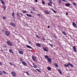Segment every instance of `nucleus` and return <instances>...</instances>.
Listing matches in <instances>:
<instances>
[{
	"label": "nucleus",
	"instance_id": "nucleus-1",
	"mask_svg": "<svg viewBox=\"0 0 77 77\" xmlns=\"http://www.w3.org/2000/svg\"><path fill=\"white\" fill-rule=\"evenodd\" d=\"M67 64H64V65L65 67H68L69 66H70L71 67H73L74 66L72 65V64L70 63H67Z\"/></svg>",
	"mask_w": 77,
	"mask_h": 77
},
{
	"label": "nucleus",
	"instance_id": "nucleus-2",
	"mask_svg": "<svg viewBox=\"0 0 77 77\" xmlns=\"http://www.w3.org/2000/svg\"><path fill=\"white\" fill-rule=\"evenodd\" d=\"M7 44L9 46H12V43L9 41H7Z\"/></svg>",
	"mask_w": 77,
	"mask_h": 77
},
{
	"label": "nucleus",
	"instance_id": "nucleus-3",
	"mask_svg": "<svg viewBox=\"0 0 77 77\" xmlns=\"http://www.w3.org/2000/svg\"><path fill=\"white\" fill-rule=\"evenodd\" d=\"M48 62L49 63H51V59L49 58H48Z\"/></svg>",
	"mask_w": 77,
	"mask_h": 77
},
{
	"label": "nucleus",
	"instance_id": "nucleus-4",
	"mask_svg": "<svg viewBox=\"0 0 77 77\" xmlns=\"http://www.w3.org/2000/svg\"><path fill=\"white\" fill-rule=\"evenodd\" d=\"M11 74L14 77H15L16 76V74L15 73V72L14 71L11 72Z\"/></svg>",
	"mask_w": 77,
	"mask_h": 77
},
{
	"label": "nucleus",
	"instance_id": "nucleus-5",
	"mask_svg": "<svg viewBox=\"0 0 77 77\" xmlns=\"http://www.w3.org/2000/svg\"><path fill=\"white\" fill-rule=\"evenodd\" d=\"M73 51L74 52H75L77 51V50H76V48L75 46H73Z\"/></svg>",
	"mask_w": 77,
	"mask_h": 77
},
{
	"label": "nucleus",
	"instance_id": "nucleus-6",
	"mask_svg": "<svg viewBox=\"0 0 77 77\" xmlns=\"http://www.w3.org/2000/svg\"><path fill=\"white\" fill-rule=\"evenodd\" d=\"M5 34L6 36H9V32L8 31H5Z\"/></svg>",
	"mask_w": 77,
	"mask_h": 77
},
{
	"label": "nucleus",
	"instance_id": "nucleus-7",
	"mask_svg": "<svg viewBox=\"0 0 77 77\" xmlns=\"http://www.w3.org/2000/svg\"><path fill=\"white\" fill-rule=\"evenodd\" d=\"M22 64H23V65H24V66H26L27 65V63H25V62L23 61H22Z\"/></svg>",
	"mask_w": 77,
	"mask_h": 77
},
{
	"label": "nucleus",
	"instance_id": "nucleus-8",
	"mask_svg": "<svg viewBox=\"0 0 77 77\" xmlns=\"http://www.w3.org/2000/svg\"><path fill=\"white\" fill-rule=\"evenodd\" d=\"M36 45H37V46H38V47H41V44L39 43H36Z\"/></svg>",
	"mask_w": 77,
	"mask_h": 77
},
{
	"label": "nucleus",
	"instance_id": "nucleus-9",
	"mask_svg": "<svg viewBox=\"0 0 77 77\" xmlns=\"http://www.w3.org/2000/svg\"><path fill=\"white\" fill-rule=\"evenodd\" d=\"M10 25L12 26H13V27L15 26V23H10Z\"/></svg>",
	"mask_w": 77,
	"mask_h": 77
},
{
	"label": "nucleus",
	"instance_id": "nucleus-10",
	"mask_svg": "<svg viewBox=\"0 0 77 77\" xmlns=\"http://www.w3.org/2000/svg\"><path fill=\"white\" fill-rule=\"evenodd\" d=\"M32 59L34 61H36V58L34 56H32Z\"/></svg>",
	"mask_w": 77,
	"mask_h": 77
},
{
	"label": "nucleus",
	"instance_id": "nucleus-11",
	"mask_svg": "<svg viewBox=\"0 0 77 77\" xmlns=\"http://www.w3.org/2000/svg\"><path fill=\"white\" fill-rule=\"evenodd\" d=\"M33 67L34 68H37L38 67V66H37L36 65V64H34V63H33Z\"/></svg>",
	"mask_w": 77,
	"mask_h": 77
},
{
	"label": "nucleus",
	"instance_id": "nucleus-12",
	"mask_svg": "<svg viewBox=\"0 0 77 77\" xmlns=\"http://www.w3.org/2000/svg\"><path fill=\"white\" fill-rule=\"evenodd\" d=\"M43 49L45 51H48V49H47V48L46 47L43 48Z\"/></svg>",
	"mask_w": 77,
	"mask_h": 77
},
{
	"label": "nucleus",
	"instance_id": "nucleus-13",
	"mask_svg": "<svg viewBox=\"0 0 77 77\" xmlns=\"http://www.w3.org/2000/svg\"><path fill=\"white\" fill-rule=\"evenodd\" d=\"M26 46L27 48H30V49H32V47L29 45H26Z\"/></svg>",
	"mask_w": 77,
	"mask_h": 77
},
{
	"label": "nucleus",
	"instance_id": "nucleus-14",
	"mask_svg": "<svg viewBox=\"0 0 77 77\" xmlns=\"http://www.w3.org/2000/svg\"><path fill=\"white\" fill-rule=\"evenodd\" d=\"M58 71L59 72V73H60V74H61V75L62 74V72L61 71V70H60V69H58Z\"/></svg>",
	"mask_w": 77,
	"mask_h": 77
},
{
	"label": "nucleus",
	"instance_id": "nucleus-15",
	"mask_svg": "<svg viewBox=\"0 0 77 77\" xmlns=\"http://www.w3.org/2000/svg\"><path fill=\"white\" fill-rule=\"evenodd\" d=\"M65 5L66 6H67L68 7H69V6H71V5L68 3L65 4Z\"/></svg>",
	"mask_w": 77,
	"mask_h": 77
},
{
	"label": "nucleus",
	"instance_id": "nucleus-16",
	"mask_svg": "<svg viewBox=\"0 0 77 77\" xmlns=\"http://www.w3.org/2000/svg\"><path fill=\"white\" fill-rule=\"evenodd\" d=\"M9 52H10V53H11L12 54H13V53H14V52H13V51H12V50L11 49H9Z\"/></svg>",
	"mask_w": 77,
	"mask_h": 77
},
{
	"label": "nucleus",
	"instance_id": "nucleus-17",
	"mask_svg": "<svg viewBox=\"0 0 77 77\" xmlns=\"http://www.w3.org/2000/svg\"><path fill=\"white\" fill-rule=\"evenodd\" d=\"M72 24L73 26V27H75V28H76V24H75L74 22L72 23Z\"/></svg>",
	"mask_w": 77,
	"mask_h": 77
},
{
	"label": "nucleus",
	"instance_id": "nucleus-18",
	"mask_svg": "<svg viewBox=\"0 0 77 77\" xmlns=\"http://www.w3.org/2000/svg\"><path fill=\"white\" fill-rule=\"evenodd\" d=\"M54 65L55 66H56V67H58V65L57 64V63H54Z\"/></svg>",
	"mask_w": 77,
	"mask_h": 77
},
{
	"label": "nucleus",
	"instance_id": "nucleus-19",
	"mask_svg": "<svg viewBox=\"0 0 77 77\" xmlns=\"http://www.w3.org/2000/svg\"><path fill=\"white\" fill-rule=\"evenodd\" d=\"M26 16H27V17H32V15L29 14H26Z\"/></svg>",
	"mask_w": 77,
	"mask_h": 77
},
{
	"label": "nucleus",
	"instance_id": "nucleus-20",
	"mask_svg": "<svg viewBox=\"0 0 77 77\" xmlns=\"http://www.w3.org/2000/svg\"><path fill=\"white\" fill-rule=\"evenodd\" d=\"M19 53L20 54H23V51H19Z\"/></svg>",
	"mask_w": 77,
	"mask_h": 77
},
{
	"label": "nucleus",
	"instance_id": "nucleus-21",
	"mask_svg": "<svg viewBox=\"0 0 77 77\" xmlns=\"http://www.w3.org/2000/svg\"><path fill=\"white\" fill-rule=\"evenodd\" d=\"M15 15V14L14 13V12H13L12 14V16L14 18H15V17H14V15Z\"/></svg>",
	"mask_w": 77,
	"mask_h": 77
},
{
	"label": "nucleus",
	"instance_id": "nucleus-22",
	"mask_svg": "<svg viewBox=\"0 0 77 77\" xmlns=\"http://www.w3.org/2000/svg\"><path fill=\"white\" fill-rule=\"evenodd\" d=\"M1 2H2V5H5V2H3V1L2 0H0Z\"/></svg>",
	"mask_w": 77,
	"mask_h": 77
},
{
	"label": "nucleus",
	"instance_id": "nucleus-23",
	"mask_svg": "<svg viewBox=\"0 0 77 77\" xmlns=\"http://www.w3.org/2000/svg\"><path fill=\"white\" fill-rule=\"evenodd\" d=\"M36 70L37 71H38V72H41V70H40V69H36Z\"/></svg>",
	"mask_w": 77,
	"mask_h": 77
},
{
	"label": "nucleus",
	"instance_id": "nucleus-24",
	"mask_svg": "<svg viewBox=\"0 0 77 77\" xmlns=\"http://www.w3.org/2000/svg\"><path fill=\"white\" fill-rule=\"evenodd\" d=\"M48 71H51V68L50 67H48Z\"/></svg>",
	"mask_w": 77,
	"mask_h": 77
},
{
	"label": "nucleus",
	"instance_id": "nucleus-25",
	"mask_svg": "<svg viewBox=\"0 0 77 77\" xmlns=\"http://www.w3.org/2000/svg\"><path fill=\"white\" fill-rule=\"evenodd\" d=\"M45 13L46 14H49V12L48 11H45Z\"/></svg>",
	"mask_w": 77,
	"mask_h": 77
},
{
	"label": "nucleus",
	"instance_id": "nucleus-26",
	"mask_svg": "<svg viewBox=\"0 0 77 77\" xmlns=\"http://www.w3.org/2000/svg\"><path fill=\"white\" fill-rule=\"evenodd\" d=\"M45 57V59H48V55H46Z\"/></svg>",
	"mask_w": 77,
	"mask_h": 77
},
{
	"label": "nucleus",
	"instance_id": "nucleus-27",
	"mask_svg": "<svg viewBox=\"0 0 77 77\" xmlns=\"http://www.w3.org/2000/svg\"><path fill=\"white\" fill-rule=\"evenodd\" d=\"M3 7V9H6V6H5V5H2Z\"/></svg>",
	"mask_w": 77,
	"mask_h": 77
},
{
	"label": "nucleus",
	"instance_id": "nucleus-28",
	"mask_svg": "<svg viewBox=\"0 0 77 77\" xmlns=\"http://www.w3.org/2000/svg\"><path fill=\"white\" fill-rule=\"evenodd\" d=\"M62 33L64 34V35H66V32H63V31H62Z\"/></svg>",
	"mask_w": 77,
	"mask_h": 77
},
{
	"label": "nucleus",
	"instance_id": "nucleus-29",
	"mask_svg": "<svg viewBox=\"0 0 77 77\" xmlns=\"http://www.w3.org/2000/svg\"><path fill=\"white\" fill-rule=\"evenodd\" d=\"M52 11H53L54 12V13H55V14L56 13V11H55V10H54V9H52Z\"/></svg>",
	"mask_w": 77,
	"mask_h": 77
},
{
	"label": "nucleus",
	"instance_id": "nucleus-30",
	"mask_svg": "<svg viewBox=\"0 0 77 77\" xmlns=\"http://www.w3.org/2000/svg\"><path fill=\"white\" fill-rule=\"evenodd\" d=\"M49 45H50V46H51V47H53V45L51 44L50 43H49Z\"/></svg>",
	"mask_w": 77,
	"mask_h": 77
},
{
	"label": "nucleus",
	"instance_id": "nucleus-31",
	"mask_svg": "<svg viewBox=\"0 0 77 77\" xmlns=\"http://www.w3.org/2000/svg\"><path fill=\"white\" fill-rule=\"evenodd\" d=\"M52 3V2H50L48 3V5H49V6H51V5Z\"/></svg>",
	"mask_w": 77,
	"mask_h": 77
},
{
	"label": "nucleus",
	"instance_id": "nucleus-32",
	"mask_svg": "<svg viewBox=\"0 0 77 77\" xmlns=\"http://www.w3.org/2000/svg\"><path fill=\"white\" fill-rule=\"evenodd\" d=\"M9 64H10V65H11V66H12V65H14V64H13L11 62H9Z\"/></svg>",
	"mask_w": 77,
	"mask_h": 77
},
{
	"label": "nucleus",
	"instance_id": "nucleus-33",
	"mask_svg": "<svg viewBox=\"0 0 77 77\" xmlns=\"http://www.w3.org/2000/svg\"><path fill=\"white\" fill-rule=\"evenodd\" d=\"M42 4H43V5H44V4H45V2H44V0H42Z\"/></svg>",
	"mask_w": 77,
	"mask_h": 77
},
{
	"label": "nucleus",
	"instance_id": "nucleus-34",
	"mask_svg": "<svg viewBox=\"0 0 77 77\" xmlns=\"http://www.w3.org/2000/svg\"><path fill=\"white\" fill-rule=\"evenodd\" d=\"M29 44H32V43L31 42H28Z\"/></svg>",
	"mask_w": 77,
	"mask_h": 77
},
{
	"label": "nucleus",
	"instance_id": "nucleus-35",
	"mask_svg": "<svg viewBox=\"0 0 77 77\" xmlns=\"http://www.w3.org/2000/svg\"><path fill=\"white\" fill-rule=\"evenodd\" d=\"M3 74V73L0 70V75H2Z\"/></svg>",
	"mask_w": 77,
	"mask_h": 77
},
{
	"label": "nucleus",
	"instance_id": "nucleus-36",
	"mask_svg": "<svg viewBox=\"0 0 77 77\" xmlns=\"http://www.w3.org/2000/svg\"><path fill=\"white\" fill-rule=\"evenodd\" d=\"M58 2L59 4H60V3H61V0H59Z\"/></svg>",
	"mask_w": 77,
	"mask_h": 77
},
{
	"label": "nucleus",
	"instance_id": "nucleus-37",
	"mask_svg": "<svg viewBox=\"0 0 77 77\" xmlns=\"http://www.w3.org/2000/svg\"><path fill=\"white\" fill-rule=\"evenodd\" d=\"M32 9L34 11H36V10H35V7H32Z\"/></svg>",
	"mask_w": 77,
	"mask_h": 77
},
{
	"label": "nucleus",
	"instance_id": "nucleus-38",
	"mask_svg": "<svg viewBox=\"0 0 77 77\" xmlns=\"http://www.w3.org/2000/svg\"><path fill=\"white\" fill-rule=\"evenodd\" d=\"M42 39H43V41H45V38H44V37H42Z\"/></svg>",
	"mask_w": 77,
	"mask_h": 77
},
{
	"label": "nucleus",
	"instance_id": "nucleus-39",
	"mask_svg": "<svg viewBox=\"0 0 77 77\" xmlns=\"http://www.w3.org/2000/svg\"><path fill=\"white\" fill-rule=\"evenodd\" d=\"M3 47L4 48H6V45H3Z\"/></svg>",
	"mask_w": 77,
	"mask_h": 77
},
{
	"label": "nucleus",
	"instance_id": "nucleus-40",
	"mask_svg": "<svg viewBox=\"0 0 77 77\" xmlns=\"http://www.w3.org/2000/svg\"><path fill=\"white\" fill-rule=\"evenodd\" d=\"M73 5L74 6H76V3L75 2H73Z\"/></svg>",
	"mask_w": 77,
	"mask_h": 77
},
{
	"label": "nucleus",
	"instance_id": "nucleus-41",
	"mask_svg": "<svg viewBox=\"0 0 77 77\" xmlns=\"http://www.w3.org/2000/svg\"><path fill=\"white\" fill-rule=\"evenodd\" d=\"M2 72L3 73V74H6V72L5 71H3Z\"/></svg>",
	"mask_w": 77,
	"mask_h": 77
},
{
	"label": "nucleus",
	"instance_id": "nucleus-42",
	"mask_svg": "<svg viewBox=\"0 0 77 77\" xmlns=\"http://www.w3.org/2000/svg\"><path fill=\"white\" fill-rule=\"evenodd\" d=\"M17 14L18 15V16H20V14L18 13H17Z\"/></svg>",
	"mask_w": 77,
	"mask_h": 77
},
{
	"label": "nucleus",
	"instance_id": "nucleus-43",
	"mask_svg": "<svg viewBox=\"0 0 77 77\" xmlns=\"http://www.w3.org/2000/svg\"><path fill=\"white\" fill-rule=\"evenodd\" d=\"M26 74H27V75H29L30 74H29V72H26Z\"/></svg>",
	"mask_w": 77,
	"mask_h": 77
},
{
	"label": "nucleus",
	"instance_id": "nucleus-44",
	"mask_svg": "<svg viewBox=\"0 0 77 77\" xmlns=\"http://www.w3.org/2000/svg\"><path fill=\"white\" fill-rule=\"evenodd\" d=\"M0 51L1 52H3V50L2 48H1V50H0Z\"/></svg>",
	"mask_w": 77,
	"mask_h": 77
},
{
	"label": "nucleus",
	"instance_id": "nucleus-45",
	"mask_svg": "<svg viewBox=\"0 0 77 77\" xmlns=\"http://www.w3.org/2000/svg\"><path fill=\"white\" fill-rule=\"evenodd\" d=\"M26 11H23V13H24V14L25 13H26Z\"/></svg>",
	"mask_w": 77,
	"mask_h": 77
},
{
	"label": "nucleus",
	"instance_id": "nucleus-46",
	"mask_svg": "<svg viewBox=\"0 0 77 77\" xmlns=\"http://www.w3.org/2000/svg\"><path fill=\"white\" fill-rule=\"evenodd\" d=\"M37 15L38 16H39V17H40V16H41V14H38Z\"/></svg>",
	"mask_w": 77,
	"mask_h": 77
},
{
	"label": "nucleus",
	"instance_id": "nucleus-47",
	"mask_svg": "<svg viewBox=\"0 0 77 77\" xmlns=\"http://www.w3.org/2000/svg\"><path fill=\"white\" fill-rule=\"evenodd\" d=\"M2 18H3L4 20H5V18H5V17H2Z\"/></svg>",
	"mask_w": 77,
	"mask_h": 77
},
{
	"label": "nucleus",
	"instance_id": "nucleus-48",
	"mask_svg": "<svg viewBox=\"0 0 77 77\" xmlns=\"http://www.w3.org/2000/svg\"><path fill=\"white\" fill-rule=\"evenodd\" d=\"M20 61H23V59H22V58H20Z\"/></svg>",
	"mask_w": 77,
	"mask_h": 77
},
{
	"label": "nucleus",
	"instance_id": "nucleus-49",
	"mask_svg": "<svg viewBox=\"0 0 77 77\" xmlns=\"http://www.w3.org/2000/svg\"><path fill=\"white\" fill-rule=\"evenodd\" d=\"M58 27H59V28H60V26H59V25H58Z\"/></svg>",
	"mask_w": 77,
	"mask_h": 77
},
{
	"label": "nucleus",
	"instance_id": "nucleus-50",
	"mask_svg": "<svg viewBox=\"0 0 77 77\" xmlns=\"http://www.w3.org/2000/svg\"><path fill=\"white\" fill-rule=\"evenodd\" d=\"M35 0V2H38V0Z\"/></svg>",
	"mask_w": 77,
	"mask_h": 77
},
{
	"label": "nucleus",
	"instance_id": "nucleus-51",
	"mask_svg": "<svg viewBox=\"0 0 77 77\" xmlns=\"http://www.w3.org/2000/svg\"><path fill=\"white\" fill-rule=\"evenodd\" d=\"M66 15H68V13H66Z\"/></svg>",
	"mask_w": 77,
	"mask_h": 77
},
{
	"label": "nucleus",
	"instance_id": "nucleus-52",
	"mask_svg": "<svg viewBox=\"0 0 77 77\" xmlns=\"http://www.w3.org/2000/svg\"><path fill=\"white\" fill-rule=\"evenodd\" d=\"M69 71H72V69H70L69 70Z\"/></svg>",
	"mask_w": 77,
	"mask_h": 77
},
{
	"label": "nucleus",
	"instance_id": "nucleus-53",
	"mask_svg": "<svg viewBox=\"0 0 77 77\" xmlns=\"http://www.w3.org/2000/svg\"><path fill=\"white\" fill-rule=\"evenodd\" d=\"M63 2H66V1L65 0H61Z\"/></svg>",
	"mask_w": 77,
	"mask_h": 77
},
{
	"label": "nucleus",
	"instance_id": "nucleus-54",
	"mask_svg": "<svg viewBox=\"0 0 77 77\" xmlns=\"http://www.w3.org/2000/svg\"><path fill=\"white\" fill-rule=\"evenodd\" d=\"M36 37H37V38H39V37L38 36V35H36Z\"/></svg>",
	"mask_w": 77,
	"mask_h": 77
},
{
	"label": "nucleus",
	"instance_id": "nucleus-55",
	"mask_svg": "<svg viewBox=\"0 0 77 77\" xmlns=\"http://www.w3.org/2000/svg\"><path fill=\"white\" fill-rule=\"evenodd\" d=\"M0 65H2V63L0 62Z\"/></svg>",
	"mask_w": 77,
	"mask_h": 77
},
{
	"label": "nucleus",
	"instance_id": "nucleus-56",
	"mask_svg": "<svg viewBox=\"0 0 77 77\" xmlns=\"http://www.w3.org/2000/svg\"><path fill=\"white\" fill-rule=\"evenodd\" d=\"M30 13H31V14H33L32 11H30Z\"/></svg>",
	"mask_w": 77,
	"mask_h": 77
},
{
	"label": "nucleus",
	"instance_id": "nucleus-57",
	"mask_svg": "<svg viewBox=\"0 0 77 77\" xmlns=\"http://www.w3.org/2000/svg\"><path fill=\"white\" fill-rule=\"evenodd\" d=\"M50 26H48V28H50Z\"/></svg>",
	"mask_w": 77,
	"mask_h": 77
},
{
	"label": "nucleus",
	"instance_id": "nucleus-58",
	"mask_svg": "<svg viewBox=\"0 0 77 77\" xmlns=\"http://www.w3.org/2000/svg\"><path fill=\"white\" fill-rule=\"evenodd\" d=\"M13 65H14V66H15V64H13Z\"/></svg>",
	"mask_w": 77,
	"mask_h": 77
},
{
	"label": "nucleus",
	"instance_id": "nucleus-59",
	"mask_svg": "<svg viewBox=\"0 0 77 77\" xmlns=\"http://www.w3.org/2000/svg\"><path fill=\"white\" fill-rule=\"evenodd\" d=\"M49 1L51 2H52V1L51 0H49Z\"/></svg>",
	"mask_w": 77,
	"mask_h": 77
},
{
	"label": "nucleus",
	"instance_id": "nucleus-60",
	"mask_svg": "<svg viewBox=\"0 0 77 77\" xmlns=\"http://www.w3.org/2000/svg\"><path fill=\"white\" fill-rule=\"evenodd\" d=\"M21 15L22 16H23V14H22V13L21 14Z\"/></svg>",
	"mask_w": 77,
	"mask_h": 77
},
{
	"label": "nucleus",
	"instance_id": "nucleus-61",
	"mask_svg": "<svg viewBox=\"0 0 77 77\" xmlns=\"http://www.w3.org/2000/svg\"><path fill=\"white\" fill-rule=\"evenodd\" d=\"M26 72H24V73H26Z\"/></svg>",
	"mask_w": 77,
	"mask_h": 77
},
{
	"label": "nucleus",
	"instance_id": "nucleus-62",
	"mask_svg": "<svg viewBox=\"0 0 77 77\" xmlns=\"http://www.w3.org/2000/svg\"><path fill=\"white\" fill-rule=\"evenodd\" d=\"M53 24V26H54V24Z\"/></svg>",
	"mask_w": 77,
	"mask_h": 77
},
{
	"label": "nucleus",
	"instance_id": "nucleus-63",
	"mask_svg": "<svg viewBox=\"0 0 77 77\" xmlns=\"http://www.w3.org/2000/svg\"><path fill=\"white\" fill-rule=\"evenodd\" d=\"M69 0V1H72V0Z\"/></svg>",
	"mask_w": 77,
	"mask_h": 77
},
{
	"label": "nucleus",
	"instance_id": "nucleus-64",
	"mask_svg": "<svg viewBox=\"0 0 77 77\" xmlns=\"http://www.w3.org/2000/svg\"><path fill=\"white\" fill-rule=\"evenodd\" d=\"M58 29L59 30V29Z\"/></svg>",
	"mask_w": 77,
	"mask_h": 77
}]
</instances>
